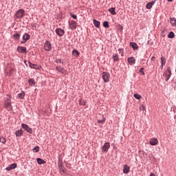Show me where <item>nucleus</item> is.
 <instances>
[{
  "mask_svg": "<svg viewBox=\"0 0 176 176\" xmlns=\"http://www.w3.org/2000/svg\"><path fill=\"white\" fill-rule=\"evenodd\" d=\"M55 32L58 35V36H63V35L65 34V31L61 28L56 29Z\"/></svg>",
  "mask_w": 176,
  "mask_h": 176,
  "instance_id": "9d476101",
  "label": "nucleus"
},
{
  "mask_svg": "<svg viewBox=\"0 0 176 176\" xmlns=\"http://www.w3.org/2000/svg\"><path fill=\"white\" fill-rule=\"evenodd\" d=\"M164 64H166V58L164 56L161 57V67L163 68L164 66Z\"/></svg>",
  "mask_w": 176,
  "mask_h": 176,
  "instance_id": "5701e85b",
  "label": "nucleus"
},
{
  "mask_svg": "<svg viewBox=\"0 0 176 176\" xmlns=\"http://www.w3.org/2000/svg\"><path fill=\"white\" fill-rule=\"evenodd\" d=\"M16 137H21L23 135V130L20 129L15 132Z\"/></svg>",
  "mask_w": 176,
  "mask_h": 176,
  "instance_id": "4be33fe9",
  "label": "nucleus"
},
{
  "mask_svg": "<svg viewBox=\"0 0 176 176\" xmlns=\"http://www.w3.org/2000/svg\"><path fill=\"white\" fill-rule=\"evenodd\" d=\"M133 97L135 98H136V100H141V95L138 94H135L133 95Z\"/></svg>",
  "mask_w": 176,
  "mask_h": 176,
  "instance_id": "72a5a7b5",
  "label": "nucleus"
},
{
  "mask_svg": "<svg viewBox=\"0 0 176 176\" xmlns=\"http://www.w3.org/2000/svg\"><path fill=\"white\" fill-rule=\"evenodd\" d=\"M110 146L111 144H109V142L104 143V144L102 146L103 152H108V150L109 149Z\"/></svg>",
  "mask_w": 176,
  "mask_h": 176,
  "instance_id": "ddd939ff",
  "label": "nucleus"
},
{
  "mask_svg": "<svg viewBox=\"0 0 176 176\" xmlns=\"http://www.w3.org/2000/svg\"><path fill=\"white\" fill-rule=\"evenodd\" d=\"M170 23L173 27H176V19L175 18H170Z\"/></svg>",
  "mask_w": 176,
  "mask_h": 176,
  "instance_id": "412c9836",
  "label": "nucleus"
},
{
  "mask_svg": "<svg viewBox=\"0 0 176 176\" xmlns=\"http://www.w3.org/2000/svg\"><path fill=\"white\" fill-rule=\"evenodd\" d=\"M11 71H13V69H11Z\"/></svg>",
  "mask_w": 176,
  "mask_h": 176,
  "instance_id": "a18cd8bd",
  "label": "nucleus"
},
{
  "mask_svg": "<svg viewBox=\"0 0 176 176\" xmlns=\"http://www.w3.org/2000/svg\"><path fill=\"white\" fill-rule=\"evenodd\" d=\"M94 26L96 27V28H100V22L96 19L94 20Z\"/></svg>",
  "mask_w": 176,
  "mask_h": 176,
  "instance_id": "c85d7f7f",
  "label": "nucleus"
},
{
  "mask_svg": "<svg viewBox=\"0 0 176 176\" xmlns=\"http://www.w3.org/2000/svg\"><path fill=\"white\" fill-rule=\"evenodd\" d=\"M55 63H56V64H63L64 63L60 58L56 59Z\"/></svg>",
  "mask_w": 176,
  "mask_h": 176,
  "instance_id": "e433bc0d",
  "label": "nucleus"
},
{
  "mask_svg": "<svg viewBox=\"0 0 176 176\" xmlns=\"http://www.w3.org/2000/svg\"><path fill=\"white\" fill-rule=\"evenodd\" d=\"M31 38V36L29 34H25L23 36V41H21V43H25Z\"/></svg>",
  "mask_w": 176,
  "mask_h": 176,
  "instance_id": "4468645a",
  "label": "nucleus"
},
{
  "mask_svg": "<svg viewBox=\"0 0 176 176\" xmlns=\"http://www.w3.org/2000/svg\"><path fill=\"white\" fill-rule=\"evenodd\" d=\"M20 36H21V35L19 33H15L13 34V38L14 39H20Z\"/></svg>",
  "mask_w": 176,
  "mask_h": 176,
  "instance_id": "473e14b6",
  "label": "nucleus"
},
{
  "mask_svg": "<svg viewBox=\"0 0 176 176\" xmlns=\"http://www.w3.org/2000/svg\"><path fill=\"white\" fill-rule=\"evenodd\" d=\"M0 142H1V144H6V138L3 137L0 138Z\"/></svg>",
  "mask_w": 176,
  "mask_h": 176,
  "instance_id": "f704fd0d",
  "label": "nucleus"
},
{
  "mask_svg": "<svg viewBox=\"0 0 176 176\" xmlns=\"http://www.w3.org/2000/svg\"><path fill=\"white\" fill-rule=\"evenodd\" d=\"M56 70L58 71V72L63 74V75H67V74H68V72L67 71V69H65L64 67L61 66H56Z\"/></svg>",
  "mask_w": 176,
  "mask_h": 176,
  "instance_id": "39448f33",
  "label": "nucleus"
},
{
  "mask_svg": "<svg viewBox=\"0 0 176 176\" xmlns=\"http://www.w3.org/2000/svg\"><path fill=\"white\" fill-rule=\"evenodd\" d=\"M103 27H104V28H109V24L108 21H104L103 23Z\"/></svg>",
  "mask_w": 176,
  "mask_h": 176,
  "instance_id": "c9c22d12",
  "label": "nucleus"
},
{
  "mask_svg": "<svg viewBox=\"0 0 176 176\" xmlns=\"http://www.w3.org/2000/svg\"><path fill=\"white\" fill-rule=\"evenodd\" d=\"M71 16H72L73 19H78V16H77L76 15L74 14H71Z\"/></svg>",
  "mask_w": 176,
  "mask_h": 176,
  "instance_id": "ea45409f",
  "label": "nucleus"
},
{
  "mask_svg": "<svg viewBox=\"0 0 176 176\" xmlns=\"http://www.w3.org/2000/svg\"><path fill=\"white\" fill-rule=\"evenodd\" d=\"M39 151V146H36L33 148V152L37 153Z\"/></svg>",
  "mask_w": 176,
  "mask_h": 176,
  "instance_id": "4c0bfd02",
  "label": "nucleus"
},
{
  "mask_svg": "<svg viewBox=\"0 0 176 176\" xmlns=\"http://www.w3.org/2000/svg\"><path fill=\"white\" fill-rule=\"evenodd\" d=\"M25 15V12L23 9H19L15 14L16 19H23V16Z\"/></svg>",
  "mask_w": 176,
  "mask_h": 176,
  "instance_id": "f03ea898",
  "label": "nucleus"
},
{
  "mask_svg": "<svg viewBox=\"0 0 176 176\" xmlns=\"http://www.w3.org/2000/svg\"><path fill=\"white\" fill-rule=\"evenodd\" d=\"M123 173L124 174H129V173H130V166H128L127 165H124Z\"/></svg>",
  "mask_w": 176,
  "mask_h": 176,
  "instance_id": "f3484780",
  "label": "nucleus"
},
{
  "mask_svg": "<svg viewBox=\"0 0 176 176\" xmlns=\"http://www.w3.org/2000/svg\"><path fill=\"white\" fill-rule=\"evenodd\" d=\"M149 144L150 145H153V146L157 145V144H159V140H157V138H153L150 140Z\"/></svg>",
  "mask_w": 176,
  "mask_h": 176,
  "instance_id": "f8f14e48",
  "label": "nucleus"
},
{
  "mask_svg": "<svg viewBox=\"0 0 176 176\" xmlns=\"http://www.w3.org/2000/svg\"><path fill=\"white\" fill-rule=\"evenodd\" d=\"M175 36V34H174V32H170L168 34V38H170V39H173V38H174Z\"/></svg>",
  "mask_w": 176,
  "mask_h": 176,
  "instance_id": "2f4dec72",
  "label": "nucleus"
},
{
  "mask_svg": "<svg viewBox=\"0 0 176 176\" xmlns=\"http://www.w3.org/2000/svg\"><path fill=\"white\" fill-rule=\"evenodd\" d=\"M28 64L29 67L33 69H41V66L32 63L31 62H28Z\"/></svg>",
  "mask_w": 176,
  "mask_h": 176,
  "instance_id": "9b49d317",
  "label": "nucleus"
},
{
  "mask_svg": "<svg viewBox=\"0 0 176 176\" xmlns=\"http://www.w3.org/2000/svg\"><path fill=\"white\" fill-rule=\"evenodd\" d=\"M140 72L142 74V75H145V73H144V68H141Z\"/></svg>",
  "mask_w": 176,
  "mask_h": 176,
  "instance_id": "a19ab883",
  "label": "nucleus"
},
{
  "mask_svg": "<svg viewBox=\"0 0 176 176\" xmlns=\"http://www.w3.org/2000/svg\"><path fill=\"white\" fill-rule=\"evenodd\" d=\"M168 2H173V0H167Z\"/></svg>",
  "mask_w": 176,
  "mask_h": 176,
  "instance_id": "c03bdc74",
  "label": "nucleus"
},
{
  "mask_svg": "<svg viewBox=\"0 0 176 176\" xmlns=\"http://www.w3.org/2000/svg\"><path fill=\"white\" fill-rule=\"evenodd\" d=\"M163 76L164 78V80L166 82H168V79H170V78H171V69H170V68L168 69V71H166L164 74H163Z\"/></svg>",
  "mask_w": 176,
  "mask_h": 176,
  "instance_id": "7ed1b4c3",
  "label": "nucleus"
},
{
  "mask_svg": "<svg viewBox=\"0 0 176 176\" xmlns=\"http://www.w3.org/2000/svg\"><path fill=\"white\" fill-rule=\"evenodd\" d=\"M98 123H101V124H104L105 123V118L104 116H102V120H98Z\"/></svg>",
  "mask_w": 176,
  "mask_h": 176,
  "instance_id": "7c9ffc66",
  "label": "nucleus"
},
{
  "mask_svg": "<svg viewBox=\"0 0 176 176\" xmlns=\"http://www.w3.org/2000/svg\"><path fill=\"white\" fill-rule=\"evenodd\" d=\"M140 109H143V111H144V109H145V107H144V105H142V107H140Z\"/></svg>",
  "mask_w": 176,
  "mask_h": 176,
  "instance_id": "79ce46f5",
  "label": "nucleus"
},
{
  "mask_svg": "<svg viewBox=\"0 0 176 176\" xmlns=\"http://www.w3.org/2000/svg\"><path fill=\"white\" fill-rule=\"evenodd\" d=\"M58 166L59 167L60 173H65V168H64V164L63 163V162L59 161Z\"/></svg>",
  "mask_w": 176,
  "mask_h": 176,
  "instance_id": "1a4fd4ad",
  "label": "nucleus"
},
{
  "mask_svg": "<svg viewBox=\"0 0 176 176\" xmlns=\"http://www.w3.org/2000/svg\"><path fill=\"white\" fill-rule=\"evenodd\" d=\"M155 56H152L151 58V61H155Z\"/></svg>",
  "mask_w": 176,
  "mask_h": 176,
  "instance_id": "37998d69",
  "label": "nucleus"
},
{
  "mask_svg": "<svg viewBox=\"0 0 176 176\" xmlns=\"http://www.w3.org/2000/svg\"><path fill=\"white\" fill-rule=\"evenodd\" d=\"M112 58L113 61H119V55H118V54H115L113 55Z\"/></svg>",
  "mask_w": 176,
  "mask_h": 176,
  "instance_id": "a878e982",
  "label": "nucleus"
},
{
  "mask_svg": "<svg viewBox=\"0 0 176 176\" xmlns=\"http://www.w3.org/2000/svg\"><path fill=\"white\" fill-rule=\"evenodd\" d=\"M118 52H119L120 54H121V56H123V54H124V51L123 49H119Z\"/></svg>",
  "mask_w": 176,
  "mask_h": 176,
  "instance_id": "58836bf2",
  "label": "nucleus"
},
{
  "mask_svg": "<svg viewBox=\"0 0 176 176\" xmlns=\"http://www.w3.org/2000/svg\"><path fill=\"white\" fill-rule=\"evenodd\" d=\"M72 54L73 56H74V57H78L80 54H79V52H78V50H74L72 52Z\"/></svg>",
  "mask_w": 176,
  "mask_h": 176,
  "instance_id": "c756f323",
  "label": "nucleus"
},
{
  "mask_svg": "<svg viewBox=\"0 0 176 176\" xmlns=\"http://www.w3.org/2000/svg\"><path fill=\"white\" fill-rule=\"evenodd\" d=\"M5 107L7 108L8 111H10L12 109V100L10 96H8L6 99L5 100Z\"/></svg>",
  "mask_w": 176,
  "mask_h": 176,
  "instance_id": "f257e3e1",
  "label": "nucleus"
},
{
  "mask_svg": "<svg viewBox=\"0 0 176 176\" xmlns=\"http://www.w3.org/2000/svg\"><path fill=\"white\" fill-rule=\"evenodd\" d=\"M44 49L46 52H50L52 50V43L50 41H46L44 45Z\"/></svg>",
  "mask_w": 176,
  "mask_h": 176,
  "instance_id": "0eeeda50",
  "label": "nucleus"
},
{
  "mask_svg": "<svg viewBox=\"0 0 176 176\" xmlns=\"http://www.w3.org/2000/svg\"><path fill=\"white\" fill-rule=\"evenodd\" d=\"M69 25L70 27V30H76V27L78 25V23L75 21H71L69 23Z\"/></svg>",
  "mask_w": 176,
  "mask_h": 176,
  "instance_id": "6e6552de",
  "label": "nucleus"
},
{
  "mask_svg": "<svg viewBox=\"0 0 176 176\" xmlns=\"http://www.w3.org/2000/svg\"><path fill=\"white\" fill-rule=\"evenodd\" d=\"M25 97V93L24 91L21 92V94H18V98H21V100H23Z\"/></svg>",
  "mask_w": 176,
  "mask_h": 176,
  "instance_id": "b1692460",
  "label": "nucleus"
},
{
  "mask_svg": "<svg viewBox=\"0 0 176 176\" xmlns=\"http://www.w3.org/2000/svg\"><path fill=\"white\" fill-rule=\"evenodd\" d=\"M17 50L19 53H25V52H27V48L25 47H18Z\"/></svg>",
  "mask_w": 176,
  "mask_h": 176,
  "instance_id": "a211bd4d",
  "label": "nucleus"
},
{
  "mask_svg": "<svg viewBox=\"0 0 176 176\" xmlns=\"http://www.w3.org/2000/svg\"><path fill=\"white\" fill-rule=\"evenodd\" d=\"M17 167L16 164H12L10 165L8 167L6 168L7 171H10V170H14V168H16Z\"/></svg>",
  "mask_w": 176,
  "mask_h": 176,
  "instance_id": "dca6fc26",
  "label": "nucleus"
},
{
  "mask_svg": "<svg viewBox=\"0 0 176 176\" xmlns=\"http://www.w3.org/2000/svg\"><path fill=\"white\" fill-rule=\"evenodd\" d=\"M130 46L133 50H138V45L135 43H130Z\"/></svg>",
  "mask_w": 176,
  "mask_h": 176,
  "instance_id": "6ab92c4d",
  "label": "nucleus"
},
{
  "mask_svg": "<svg viewBox=\"0 0 176 176\" xmlns=\"http://www.w3.org/2000/svg\"><path fill=\"white\" fill-rule=\"evenodd\" d=\"M22 129H24L27 133H29L30 134H32V129L30 128L28 125L26 124H22L21 125Z\"/></svg>",
  "mask_w": 176,
  "mask_h": 176,
  "instance_id": "423d86ee",
  "label": "nucleus"
},
{
  "mask_svg": "<svg viewBox=\"0 0 176 176\" xmlns=\"http://www.w3.org/2000/svg\"><path fill=\"white\" fill-rule=\"evenodd\" d=\"M28 83L30 86H34V85H35V80H34L33 78H30L28 80Z\"/></svg>",
  "mask_w": 176,
  "mask_h": 176,
  "instance_id": "bb28decb",
  "label": "nucleus"
},
{
  "mask_svg": "<svg viewBox=\"0 0 176 176\" xmlns=\"http://www.w3.org/2000/svg\"><path fill=\"white\" fill-rule=\"evenodd\" d=\"M153 5H155V1H151V2H149V3H148L146 5V9H151Z\"/></svg>",
  "mask_w": 176,
  "mask_h": 176,
  "instance_id": "aec40b11",
  "label": "nucleus"
},
{
  "mask_svg": "<svg viewBox=\"0 0 176 176\" xmlns=\"http://www.w3.org/2000/svg\"><path fill=\"white\" fill-rule=\"evenodd\" d=\"M102 78L104 83H108V82H109V78H110L109 73H108L107 72H104L102 74Z\"/></svg>",
  "mask_w": 176,
  "mask_h": 176,
  "instance_id": "20e7f679",
  "label": "nucleus"
},
{
  "mask_svg": "<svg viewBox=\"0 0 176 176\" xmlns=\"http://www.w3.org/2000/svg\"><path fill=\"white\" fill-rule=\"evenodd\" d=\"M128 63L130 64V65L135 64V58L134 57L128 58Z\"/></svg>",
  "mask_w": 176,
  "mask_h": 176,
  "instance_id": "2eb2a0df",
  "label": "nucleus"
},
{
  "mask_svg": "<svg viewBox=\"0 0 176 176\" xmlns=\"http://www.w3.org/2000/svg\"><path fill=\"white\" fill-rule=\"evenodd\" d=\"M37 163L38 164H46V161H45V160H42L41 158H38L37 159Z\"/></svg>",
  "mask_w": 176,
  "mask_h": 176,
  "instance_id": "393cba45",
  "label": "nucleus"
},
{
  "mask_svg": "<svg viewBox=\"0 0 176 176\" xmlns=\"http://www.w3.org/2000/svg\"><path fill=\"white\" fill-rule=\"evenodd\" d=\"M109 12L111 13V14H113V16H115V14H116V12L115 11V8H111L109 9Z\"/></svg>",
  "mask_w": 176,
  "mask_h": 176,
  "instance_id": "cd10ccee",
  "label": "nucleus"
}]
</instances>
